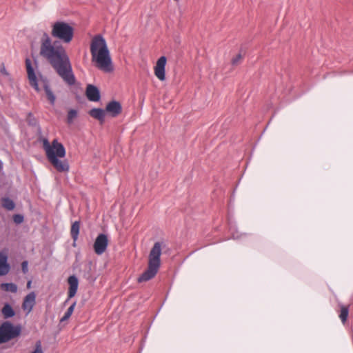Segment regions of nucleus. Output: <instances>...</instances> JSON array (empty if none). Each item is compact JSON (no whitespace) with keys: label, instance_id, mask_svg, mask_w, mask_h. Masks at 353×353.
Returning a JSON list of instances; mask_svg holds the SVG:
<instances>
[{"label":"nucleus","instance_id":"obj_24","mask_svg":"<svg viewBox=\"0 0 353 353\" xmlns=\"http://www.w3.org/2000/svg\"><path fill=\"white\" fill-rule=\"evenodd\" d=\"M77 116V111L75 110H70L68 113L67 121L69 124L73 122V119Z\"/></svg>","mask_w":353,"mask_h":353},{"label":"nucleus","instance_id":"obj_16","mask_svg":"<svg viewBox=\"0 0 353 353\" xmlns=\"http://www.w3.org/2000/svg\"><path fill=\"white\" fill-rule=\"evenodd\" d=\"M8 256L6 254H0V276L7 274L10 270V265L7 262Z\"/></svg>","mask_w":353,"mask_h":353},{"label":"nucleus","instance_id":"obj_17","mask_svg":"<svg viewBox=\"0 0 353 353\" xmlns=\"http://www.w3.org/2000/svg\"><path fill=\"white\" fill-rule=\"evenodd\" d=\"M43 89L45 90L47 98L49 100L50 104L52 105H54V103H55L56 97H55V95L53 93L52 90H51L49 83L47 79L43 80Z\"/></svg>","mask_w":353,"mask_h":353},{"label":"nucleus","instance_id":"obj_26","mask_svg":"<svg viewBox=\"0 0 353 353\" xmlns=\"http://www.w3.org/2000/svg\"><path fill=\"white\" fill-rule=\"evenodd\" d=\"M24 220V217L23 215L20 214H17L13 216V221L17 224L21 223Z\"/></svg>","mask_w":353,"mask_h":353},{"label":"nucleus","instance_id":"obj_19","mask_svg":"<svg viewBox=\"0 0 353 353\" xmlns=\"http://www.w3.org/2000/svg\"><path fill=\"white\" fill-rule=\"evenodd\" d=\"M1 312L5 319L12 318L15 315V311L8 303L4 304Z\"/></svg>","mask_w":353,"mask_h":353},{"label":"nucleus","instance_id":"obj_3","mask_svg":"<svg viewBox=\"0 0 353 353\" xmlns=\"http://www.w3.org/2000/svg\"><path fill=\"white\" fill-rule=\"evenodd\" d=\"M43 148L46 151L48 160L59 172H67L70 170V165L66 159L61 160L59 158H64L66 151L64 145L54 139L50 145L47 139H43Z\"/></svg>","mask_w":353,"mask_h":353},{"label":"nucleus","instance_id":"obj_18","mask_svg":"<svg viewBox=\"0 0 353 353\" xmlns=\"http://www.w3.org/2000/svg\"><path fill=\"white\" fill-rule=\"evenodd\" d=\"M79 230H80V221H74L71 226L70 230V234L72 236V239L74 241V245H75V242L78 239L79 234Z\"/></svg>","mask_w":353,"mask_h":353},{"label":"nucleus","instance_id":"obj_25","mask_svg":"<svg viewBox=\"0 0 353 353\" xmlns=\"http://www.w3.org/2000/svg\"><path fill=\"white\" fill-rule=\"evenodd\" d=\"M88 272L84 274V278H85L89 282L93 283L96 280V277L92 275L90 270H91V265H89L88 267Z\"/></svg>","mask_w":353,"mask_h":353},{"label":"nucleus","instance_id":"obj_29","mask_svg":"<svg viewBox=\"0 0 353 353\" xmlns=\"http://www.w3.org/2000/svg\"><path fill=\"white\" fill-rule=\"evenodd\" d=\"M28 269V261H25L22 263V270L24 272L27 271Z\"/></svg>","mask_w":353,"mask_h":353},{"label":"nucleus","instance_id":"obj_7","mask_svg":"<svg viewBox=\"0 0 353 353\" xmlns=\"http://www.w3.org/2000/svg\"><path fill=\"white\" fill-rule=\"evenodd\" d=\"M25 63L30 85L37 92H39L40 89L39 88L38 79L35 72L34 68L32 65V61L30 58L27 57L25 60Z\"/></svg>","mask_w":353,"mask_h":353},{"label":"nucleus","instance_id":"obj_33","mask_svg":"<svg viewBox=\"0 0 353 353\" xmlns=\"http://www.w3.org/2000/svg\"><path fill=\"white\" fill-rule=\"evenodd\" d=\"M175 1H179V0H174Z\"/></svg>","mask_w":353,"mask_h":353},{"label":"nucleus","instance_id":"obj_15","mask_svg":"<svg viewBox=\"0 0 353 353\" xmlns=\"http://www.w3.org/2000/svg\"><path fill=\"white\" fill-rule=\"evenodd\" d=\"M26 122L28 125L37 128V134L39 135L42 134V129L39 124V121L31 112H28L26 114Z\"/></svg>","mask_w":353,"mask_h":353},{"label":"nucleus","instance_id":"obj_9","mask_svg":"<svg viewBox=\"0 0 353 353\" xmlns=\"http://www.w3.org/2000/svg\"><path fill=\"white\" fill-rule=\"evenodd\" d=\"M167 63V58L165 56H161L157 61L154 67V74L160 81L165 79V65Z\"/></svg>","mask_w":353,"mask_h":353},{"label":"nucleus","instance_id":"obj_5","mask_svg":"<svg viewBox=\"0 0 353 353\" xmlns=\"http://www.w3.org/2000/svg\"><path fill=\"white\" fill-rule=\"evenodd\" d=\"M51 35L59 41L69 43L74 36V28L65 21H57L52 26Z\"/></svg>","mask_w":353,"mask_h":353},{"label":"nucleus","instance_id":"obj_20","mask_svg":"<svg viewBox=\"0 0 353 353\" xmlns=\"http://www.w3.org/2000/svg\"><path fill=\"white\" fill-rule=\"evenodd\" d=\"M2 206L8 210H12L15 208V203L9 197H4L2 198Z\"/></svg>","mask_w":353,"mask_h":353},{"label":"nucleus","instance_id":"obj_10","mask_svg":"<svg viewBox=\"0 0 353 353\" xmlns=\"http://www.w3.org/2000/svg\"><path fill=\"white\" fill-rule=\"evenodd\" d=\"M85 94L90 101L97 102L101 99L100 90L96 85L92 84L87 85Z\"/></svg>","mask_w":353,"mask_h":353},{"label":"nucleus","instance_id":"obj_22","mask_svg":"<svg viewBox=\"0 0 353 353\" xmlns=\"http://www.w3.org/2000/svg\"><path fill=\"white\" fill-rule=\"evenodd\" d=\"M348 313H349L348 307L345 306V305H341V313H340L339 317L343 323L346 321V320L347 319Z\"/></svg>","mask_w":353,"mask_h":353},{"label":"nucleus","instance_id":"obj_14","mask_svg":"<svg viewBox=\"0 0 353 353\" xmlns=\"http://www.w3.org/2000/svg\"><path fill=\"white\" fill-rule=\"evenodd\" d=\"M89 114L101 123L105 121V110L102 108H94L89 111Z\"/></svg>","mask_w":353,"mask_h":353},{"label":"nucleus","instance_id":"obj_8","mask_svg":"<svg viewBox=\"0 0 353 353\" xmlns=\"http://www.w3.org/2000/svg\"><path fill=\"white\" fill-rule=\"evenodd\" d=\"M108 245V236L103 233L99 234L94 243V250L97 254H102Z\"/></svg>","mask_w":353,"mask_h":353},{"label":"nucleus","instance_id":"obj_1","mask_svg":"<svg viewBox=\"0 0 353 353\" xmlns=\"http://www.w3.org/2000/svg\"><path fill=\"white\" fill-rule=\"evenodd\" d=\"M39 54L51 65L68 85H73L75 83V76L64 47L58 41L52 43L46 32H43L41 39Z\"/></svg>","mask_w":353,"mask_h":353},{"label":"nucleus","instance_id":"obj_13","mask_svg":"<svg viewBox=\"0 0 353 353\" xmlns=\"http://www.w3.org/2000/svg\"><path fill=\"white\" fill-rule=\"evenodd\" d=\"M36 294L34 292H30L27 294L23 301L22 308L23 310L27 311V314H29L33 309L35 304Z\"/></svg>","mask_w":353,"mask_h":353},{"label":"nucleus","instance_id":"obj_12","mask_svg":"<svg viewBox=\"0 0 353 353\" xmlns=\"http://www.w3.org/2000/svg\"><path fill=\"white\" fill-rule=\"evenodd\" d=\"M68 282L69 284V289L68 292V299L65 301V303H67L69 299L75 296V294L77 292L79 286V280L75 275L70 276L68 279Z\"/></svg>","mask_w":353,"mask_h":353},{"label":"nucleus","instance_id":"obj_11","mask_svg":"<svg viewBox=\"0 0 353 353\" xmlns=\"http://www.w3.org/2000/svg\"><path fill=\"white\" fill-rule=\"evenodd\" d=\"M105 112L110 114L112 117H116L122 112V106L119 101H110L105 107Z\"/></svg>","mask_w":353,"mask_h":353},{"label":"nucleus","instance_id":"obj_28","mask_svg":"<svg viewBox=\"0 0 353 353\" xmlns=\"http://www.w3.org/2000/svg\"><path fill=\"white\" fill-rule=\"evenodd\" d=\"M32 353H43L41 342L39 341L36 344V348Z\"/></svg>","mask_w":353,"mask_h":353},{"label":"nucleus","instance_id":"obj_6","mask_svg":"<svg viewBox=\"0 0 353 353\" xmlns=\"http://www.w3.org/2000/svg\"><path fill=\"white\" fill-rule=\"evenodd\" d=\"M21 327L14 325L9 321H5L0 325V344L6 343L21 334Z\"/></svg>","mask_w":353,"mask_h":353},{"label":"nucleus","instance_id":"obj_21","mask_svg":"<svg viewBox=\"0 0 353 353\" xmlns=\"http://www.w3.org/2000/svg\"><path fill=\"white\" fill-rule=\"evenodd\" d=\"M1 288L6 291H10L15 293L17 290V286L13 283H5L1 284Z\"/></svg>","mask_w":353,"mask_h":353},{"label":"nucleus","instance_id":"obj_31","mask_svg":"<svg viewBox=\"0 0 353 353\" xmlns=\"http://www.w3.org/2000/svg\"><path fill=\"white\" fill-rule=\"evenodd\" d=\"M30 284H31V281H28V285H28V288H29V287L30 286Z\"/></svg>","mask_w":353,"mask_h":353},{"label":"nucleus","instance_id":"obj_32","mask_svg":"<svg viewBox=\"0 0 353 353\" xmlns=\"http://www.w3.org/2000/svg\"><path fill=\"white\" fill-rule=\"evenodd\" d=\"M34 64H35L36 68H37V60H34Z\"/></svg>","mask_w":353,"mask_h":353},{"label":"nucleus","instance_id":"obj_30","mask_svg":"<svg viewBox=\"0 0 353 353\" xmlns=\"http://www.w3.org/2000/svg\"><path fill=\"white\" fill-rule=\"evenodd\" d=\"M3 73L5 74H8V72H6V69L3 68V70H2Z\"/></svg>","mask_w":353,"mask_h":353},{"label":"nucleus","instance_id":"obj_23","mask_svg":"<svg viewBox=\"0 0 353 353\" xmlns=\"http://www.w3.org/2000/svg\"><path fill=\"white\" fill-rule=\"evenodd\" d=\"M76 305V302H74L67 310V311L65 312L63 316L61 319V321L63 322V321H65L66 320H68L72 315L73 311H74V307Z\"/></svg>","mask_w":353,"mask_h":353},{"label":"nucleus","instance_id":"obj_4","mask_svg":"<svg viewBox=\"0 0 353 353\" xmlns=\"http://www.w3.org/2000/svg\"><path fill=\"white\" fill-rule=\"evenodd\" d=\"M161 243L156 242L149 254L148 266L137 279L139 283L148 281L154 278L161 265Z\"/></svg>","mask_w":353,"mask_h":353},{"label":"nucleus","instance_id":"obj_2","mask_svg":"<svg viewBox=\"0 0 353 353\" xmlns=\"http://www.w3.org/2000/svg\"><path fill=\"white\" fill-rule=\"evenodd\" d=\"M92 61L97 63L99 69L105 72L113 71V65L105 39L100 34L94 37L90 45Z\"/></svg>","mask_w":353,"mask_h":353},{"label":"nucleus","instance_id":"obj_27","mask_svg":"<svg viewBox=\"0 0 353 353\" xmlns=\"http://www.w3.org/2000/svg\"><path fill=\"white\" fill-rule=\"evenodd\" d=\"M242 59V55L241 53H239L236 57H233L231 63L233 65H236L239 64V61Z\"/></svg>","mask_w":353,"mask_h":353}]
</instances>
